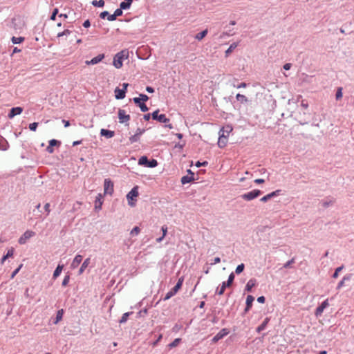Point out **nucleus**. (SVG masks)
Instances as JSON below:
<instances>
[{
    "mask_svg": "<svg viewBox=\"0 0 354 354\" xmlns=\"http://www.w3.org/2000/svg\"><path fill=\"white\" fill-rule=\"evenodd\" d=\"M145 132V129L138 128L136 129V133L129 138L130 142L134 143V142H138L140 140V136L142 135Z\"/></svg>",
    "mask_w": 354,
    "mask_h": 354,
    "instance_id": "obj_14",
    "label": "nucleus"
},
{
    "mask_svg": "<svg viewBox=\"0 0 354 354\" xmlns=\"http://www.w3.org/2000/svg\"><path fill=\"white\" fill-rule=\"evenodd\" d=\"M25 38L23 37H15L13 36L12 38H11V41L14 44H20L21 42H23L24 41Z\"/></svg>",
    "mask_w": 354,
    "mask_h": 354,
    "instance_id": "obj_38",
    "label": "nucleus"
},
{
    "mask_svg": "<svg viewBox=\"0 0 354 354\" xmlns=\"http://www.w3.org/2000/svg\"><path fill=\"white\" fill-rule=\"evenodd\" d=\"M183 281H184V278L183 277H181L178 279V282L176 283V284L175 285V286L171 288V290H169L166 295H165V297L163 298V300L164 301H166V300H168L171 297H172L173 296H174L178 291L181 288L182 286H183Z\"/></svg>",
    "mask_w": 354,
    "mask_h": 354,
    "instance_id": "obj_2",
    "label": "nucleus"
},
{
    "mask_svg": "<svg viewBox=\"0 0 354 354\" xmlns=\"http://www.w3.org/2000/svg\"><path fill=\"white\" fill-rule=\"evenodd\" d=\"M329 306L328 299L324 300L315 310V315L316 317H319L323 313L325 308Z\"/></svg>",
    "mask_w": 354,
    "mask_h": 354,
    "instance_id": "obj_11",
    "label": "nucleus"
},
{
    "mask_svg": "<svg viewBox=\"0 0 354 354\" xmlns=\"http://www.w3.org/2000/svg\"><path fill=\"white\" fill-rule=\"evenodd\" d=\"M91 261L90 258L86 259L83 263L82 264L80 270H79V274H81L84 272V270L88 267Z\"/></svg>",
    "mask_w": 354,
    "mask_h": 354,
    "instance_id": "obj_29",
    "label": "nucleus"
},
{
    "mask_svg": "<svg viewBox=\"0 0 354 354\" xmlns=\"http://www.w3.org/2000/svg\"><path fill=\"white\" fill-rule=\"evenodd\" d=\"M58 8H55L50 15V20L55 21L56 19V16L58 14Z\"/></svg>",
    "mask_w": 354,
    "mask_h": 354,
    "instance_id": "obj_47",
    "label": "nucleus"
},
{
    "mask_svg": "<svg viewBox=\"0 0 354 354\" xmlns=\"http://www.w3.org/2000/svg\"><path fill=\"white\" fill-rule=\"evenodd\" d=\"M220 262H221V258L220 257H215L210 264L212 266V265L218 263Z\"/></svg>",
    "mask_w": 354,
    "mask_h": 354,
    "instance_id": "obj_58",
    "label": "nucleus"
},
{
    "mask_svg": "<svg viewBox=\"0 0 354 354\" xmlns=\"http://www.w3.org/2000/svg\"><path fill=\"white\" fill-rule=\"evenodd\" d=\"M142 112H146L149 110L147 106L145 104V102H142L140 106H138Z\"/></svg>",
    "mask_w": 354,
    "mask_h": 354,
    "instance_id": "obj_52",
    "label": "nucleus"
},
{
    "mask_svg": "<svg viewBox=\"0 0 354 354\" xmlns=\"http://www.w3.org/2000/svg\"><path fill=\"white\" fill-rule=\"evenodd\" d=\"M301 106L304 108V109H307L308 107V102L306 101V100H302L301 101Z\"/></svg>",
    "mask_w": 354,
    "mask_h": 354,
    "instance_id": "obj_63",
    "label": "nucleus"
},
{
    "mask_svg": "<svg viewBox=\"0 0 354 354\" xmlns=\"http://www.w3.org/2000/svg\"><path fill=\"white\" fill-rule=\"evenodd\" d=\"M71 33V31L68 29L64 30L63 32H59L57 34V37H61L62 36H67L69 35Z\"/></svg>",
    "mask_w": 354,
    "mask_h": 354,
    "instance_id": "obj_43",
    "label": "nucleus"
},
{
    "mask_svg": "<svg viewBox=\"0 0 354 354\" xmlns=\"http://www.w3.org/2000/svg\"><path fill=\"white\" fill-rule=\"evenodd\" d=\"M22 111H23V108L22 107H20V106L13 107V108H12L10 110V111L8 113V117L10 119H12L15 116L21 114L22 113Z\"/></svg>",
    "mask_w": 354,
    "mask_h": 354,
    "instance_id": "obj_16",
    "label": "nucleus"
},
{
    "mask_svg": "<svg viewBox=\"0 0 354 354\" xmlns=\"http://www.w3.org/2000/svg\"><path fill=\"white\" fill-rule=\"evenodd\" d=\"M159 109L156 110L151 113V118L162 123H167L169 119L166 117L165 114H159Z\"/></svg>",
    "mask_w": 354,
    "mask_h": 354,
    "instance_id": "obj_7",
    "label": "nucleus"
},
{
    "mask_svg": "<svg viewBox=\"0 0 354 354\" xmlns=\"http://www.w3.org/2000/svg\"><path fill=\"white\" fill-rule=\"evenodd\" d=\"M333 202H334V201H333L332 199H327V200H326V201H323V203H322V205H323V207H329L331 204H333Z\"/></svg>",
    "mask_w": 354,
    "mask_h": 354,
    "instance_id": "obj_46",
    "label": "nucleus"
},
{
    "mask_svg": "<svg viewBox=\"0 0 354 354\" xmlns=\"http://www.w3.org/2000/svg\"><path fill=\"white\" fill-rule=\"evenodd\" d=\"M64 266L63 265H58L57 267L55 268L53 277V279H56L57 277L59 276V274L62 272V270L63 269Z\"/></svg>",
    "mask_w": 354,
    "mask_h": 354,
    "instance_id": "obj_34",
    "label": "nucleus"
},
{
    "mask_svg": "<svg viewBox=\"0 0 354 354\" xmlns=\"http://www.w3.org/2000/svg\"><path fill=\"white\" fill-rule=\"evenodd\" d=\"M254 300V297L252 295L247 296L246 302H245L246 306L244 310L245 313H248L250 310V308L252 306V303H253Z\"/></svg>",
    "mask_w": 354,
    "mask_h": 354,
    "instance_id": "obj_19",
    "label": "nucleus"
},
{
    "mask_svg": "<svg viewBox=\"0 0 354 354\" xmlns=\"http://www.w3.org/2000/svg\"><path fill=\"white\" fill-rule=\"evenodd\" d=\"M291 66H292V64L290 63H287L283 65V68L284 70L288 71L290 69Z\"/></svg>",
    "mask_w": 354,
    "mask_h": 354,
    "instance_id": "obj_62",
    "label": "nucleus"
},
{
    "mask_svg": "<svg viewBox=\"0 0 354 354\" xmlns=\"http://www.w3.org/2000/svg\"><path fill=\"white\" fill-rule=\"evenodd\" d=\"M194 178L192 176H184L181 178L180 182L183 185H185L187 183H191L192 181H194Z\"/></svg>",
    "mask_w": 354,
    "mask_h": 354,
    "instance_id": "obj_33",
    "label": "nucleus"
},
{
    "mask_svg": "<svg viewBox=\"0 0 354 354\" xmlns=\"http://www.w3.org/2000/svg\"><path fill=\"white\" fill-rule=\"evenodd\" d=\"M234 86L238 88H245L247 86V84L245 82H241L240 84L236 85V86L235 84H234Z\"/></svg>",
    "mask_w": 354,
    "mask_h": 354,
    "instance_id": "obj_61",
    "label": "nucleus"
},
{
    "mask_svg": "<svg viewBox=\"0 0 354 354\" xmlns=\"http://www.w3.org/2000/svg\"><path fill=\"white\" fill-rule=\"evenodd\" d=\"M351 277H352V274H348L345 275L342 278V279L338 283V284L337 286V289L339 290L340 288H342L344 286L345 281H350Z\"/></svg>",
    "mask_w": 354,
    "mask_h": 354,
    "instance_id": "obj_24",
    "label": "nucleus"
},
{
    "mask_svg": "<svg viewBox=\"0 0 354 354\" xmlns=\"http://www.w3.org/2000/svg\"><path fill=\"white\" fill-rule=\"evenodd\" d=\"M109 12L108 11H103L100 14V17L102 19H104L106 17L108 18Z\"/></svg>",
    "mask_w": 354,
    "mask_h": 354,
    "instance_id": "obj_56",
    "label": "nucleus"
},
{
    "mask_svg": "<svg viewBox=\"0 0 354 354\" xmlns=\"http://www.w3.org/2000/svg\"><path fill=\"white\" fill-rule=\"evenodd\" d=\"M82 259H83V257H82V255L77 254L75 257V258H74V259H73V262L71 263V267L73 268H77L80 264V263L82 262Z\"/></svg>",
    "mask_w": 354,
    "mask_h": 354,
    "instance_id": "obj_25",
    "label": "nucleus"
},
{
    "mask_svg": "<svg viewBox=\"0 0 354 354\" xmlns=\"http://www.w3.org/2000/svg\"><path fill=\"white\" fill-rule=\"evenodd\" d=\"M139 98L142 102H145L149 100V97L147 95L142 93L139 95Z\"/></svg>",
    "mask_w": 354,
    "mask_h": 354,
    "instance_id": "obj_54",
    "label": "nucleus"
},
{
    "mask_svg": "<svg viewBox=\"0 0 354 354\" xmlns=\"http://www.w3.org/2000/svg\"><path fill=\"white\" fill-rule=\"evenodd\" d=\"M229 333V330L227 328L221 329L212 339V342L216 343L220 339H223Z\"/></svg>",
    "mask_w": 354,
    "mask_h": 354,
    "instance_id": "obj_12",
    "label": "nucleus"
},
{
    "mask_svg": "<svg viewBox=\"0 0 354 354\" xmlns=\"http://www.w3.org/2000/svg\"><path fill=\"white\" fill-rule=\"evenodd\" d=\"M257 301L261 304H263L266 301V298L264 296H260L257 298Z\"/></svg>",
    "mask_w": 354,
    "mask_h": 354,
    "instance_id": "obj_59",
    "label": "nucleus"
},
{
    "mask_svg": "<svg viewBox=\"0 0 354 354\" xmlns=\"http://www.w3.org/2000/svg\"><path fill=\"white\" fill-rule=\"evenodd\" d=\"M9 147L10 146L8 141L5 138L1 137L0 141V150L6 151L8 149Z\"/></svg>",
    "mask_w": 354,
    "mask_h": 354,
    "instance_id": "obj_28",
    "label": "nucleus"
},
{
    "mask_svg": "<svg viewBox=\"0 0 354 354\" xmlns=\"http://www.w3.org/2000/svg\"><path fill=\"white\" fill-rule=\"evenodd\" d=\"M181 341V339L180 338H176L172 342H171L169 344V346L170 348H174V347H176L178 345V344L180 343V342Z\"/></svg>",
    "mask_w": 354,
    "mask_h": 354,
    "instance_id": "obj_42",
    "label": "nucleus"
},
{
    "mask_svg": "<svg viewBox=\"0 0 354 354\" xmlns=\"http://www.w3.org/2000/svg\"><path fill=\"white\" fill-rule=\"evenodd\" d=\"M130 115L126 114V111L124 109H120L118 110V119L120 123H124L126 125H129V121L130 120Z\"/></svg>",
    "mask_w": 354,
    "mask_h": 354,
    "instance_id": "obj_8",
    "label": "nucleus"
},
{
    "mask_svg": "<svg viewBox=\"0 0 354 354\" xmlns=\"http://www.w3.org/2000/svg\"><path fill=\"white\" fill-rule=\"evenodd\" d=\"M140 227L138 226H136L131 230L130 234L132 236H136L140 233Z\"/></svg>",
    "mask_w": 354,
    "mask_h": 354,
    "instance_id": "obj_41",
    "label": "nucleus"
},
{
    "mask_svg": "<svg viewBox=\"0 0 354 354\" xmlns=\"http://www.w3.org/2000/svg\"><path fill=\"white\" fill-rule=\"evenodd\" d=\"M133 102L138 106L142 102L139 97H135L133 98Z\"/></svg>",
    "mask_w": 354,
    "mask_h": 354,
    "instance_id": "obj_57",
    "label": "nucleus"
},
{
    "mask_svg": "<svg viewBox=\"0 0 354 354\" xmlns=\"http://www.w3.org/2000/svg\"><path fill=\"white\" fill-rule=\"evenodd\" d=\"M91 3L95 7L102 8L104 6V0H99V1L94 0L91 2Z\"/></svg>",
    "mask_w": 354,
    "mask_h": 354,
    "instance_id": "obj_39",
    "label": "nucleus"
},
{
    "mask_svg": "<svg viewBox=\"0 0 354 354\" xmlns=\"http://www.w3.org/2000/svg\"><path fill=\"white\" fill-rule=\"evenodd\" d=\"M83 26L84 28H88L91 26V22L89 21V19H86L84 23H83Z\"/></svg>",
    "mask_w": 354,
    "mask_h": 354,
    "instance_id": "obj_64",
    "label": "nucleus"
},
{
    "mask_svg": "<svg viewBox=\"0 0 354 354\" xmlns=\"http://www.w3.org/2000/svg\"><path fill=\"white\" fill-rule=\"evenodd\" d=\"M104 194H112L113 192V183L109 178H106L104 182Z\"/></svg>",
    "mask_w": 354,
    "mask_h": 354,
    "instance_id": "obj_10",
    "label": "nucleus"
},
{
    "mask_svg": "<svg viewBox=\"0 0 354 354\" xmlns=\"http://www.w3.org/2000/svg\"><path fill=\"white\" fill-rule=\"evenodd\" d=\"M63 315H64V310L63 309L59 310L57 313L56 317H55V319L53 321V323L55 324H57L59 321H61L62 319Z\"/></svg>",
    "mask_w": 354,
    "mask_h": 354,
    "instance_id": "obj_30",
    "label": "nucleus"
},
{
    "mask_svg": "<svg viewBox=\"0 0 354 354\" xmlns=\"http://www.w3.org/2000/svg\"><path fill=\"white\" fill-rule=\"evenodd\" d=\"M280 192H281V190H279V189L276 190V191H274V192H271V193H270V194H267V195L264 196L263 197H262V198L260 199V201H261V202H264V203H266V202H267L268 200H270V199L272 198L273 197H275V196H279V194H280Z\"/></svg>",
    "mask_w": 354,
    "mask_h": 354,
    "instance_id": "obj_18",
    "label": "nucleus"
},
{
    "mask_svg": "<svg viewBox=\"0 0 354 354\" xmlns=\"http://www.w3.org/2000/svg\"><path fill=\"white\" fill-rule=\"evenodd\" d=\"M336 100H338L342 97V88H338L335 94Z\"/></svg>",
    "mask_w": 354,
    "mask_h": 354,
    "instance_id": "obj_44",
    "label": "nucleus"
},
{
    "mask_svg": "<svg viewBox=\"0 0 354 354\" xmlns=\"http://www.w3.org/2000/svg\"><path fill=\"white\" fill-rule=\"evenodd\" d=\"M23 266L22 264H21L17 268H16L13 272L11 274V276H10V278L11 279H13L16 274L19 272V270H21V267Z\"/></svg>",
    "mask_w": 354,
    "mask_h": 354,
    "instance_id": "obj_51",
    "label": "nucleus"
},
{
    "mask_svg": "<svg viewBox=\"0 0 354 354\" xmlns=\"http://www.w3.org/2000/svg\"><path fill=\"white\" fill-rule=\"evenodd\" d=\"M270 322V318L266 317L263 321V322L256 328V331L257 333H261V331L264 330L267 327V325L268 322Z\"/></svg>",
    "mask_w": 354,
    "mask_h": 354,
    "instance_id": "obj_23",
    "label": "nucleus"
},
{
    "mask_svg": "<svg viewBox=\"0 0 354 354\" xmlns=\"http://www.w3.org/2000/svg\"><path fill=\"white\" fill-rule=\"evenodd\" d=\"M38 127V122H32L29 124V129L35 131Z\"/></svg>",
    "mask_w": 354,
    "mask_h": 354,
    "instance_id": "obj_49",
    "label": "nucleus"
},
{
    "mask_svg": "<svg viewBox=\"0 0 354 354\" xmlns=\"http://www.w3.org/2000/svg\"><path fill=\"white\" fill-rule=\"evenodd\" d=\"M138 165L149 168H154L158 165L156 159H149L146 156H141L138 160Z\"/></svg>",
    "mask_w": 354,
    "mask_h": 354,
    "instance_id": "obj_3",
    "label": "nucleus"
},
{
    "mask_svg": "<svg viewBox=\"0 0 354 354\" xmlns=\"http://www.w3.org/2000/svg\"><path fill=\"white\" fill-rule=\"evenodd\" d=\"M69 280H70V276L69 275H66L62 281V285L63 286H66L69 282Z\"/></svg>",
    "mask_w": 354,
    "mask_h": 354,
    "instance_id": "obj_53",
    "label": "nucleus"
},
{
    "mask_svg": "<svg viewBox=\"0 0 354 354\" xmlns=\"http://www.w3.org/2000/svg\"><path fill=\"white\" fill-rule=\"evenodd\" d=\"M116 19H117V18L115 17L114 14H112V15L109 14V16H108L107 19H108L109 21H115V20H116Z\"/></svg>",
    "mask_w": 354,
    "mask_h": 354,
    "instance_id": "obj_60",
    "label": "nucleus"
},
{
    "mask_svg": "<svg viewBox=\"0 0 354 354\" xmlns=\"http://www.w3.org/2000/svg\"><path fill=\"white\" fill-rule=\"evenodd\" d=\"M343 268H344V266H339V267L335 269V272L333 274V278H337L338 275H339V272L340 271H342Z\"/></svg>",
    "mask_w": 354,
    "mask_h": 354,
    "instance_id": "obj_45",
    "label": "nucleus"
},
{
    "mask_svg": "<svg viewBox=\"0 0 354 354\" xmlns=\"http://www.w3.org/2000/svg\"><path fill=\"white\" fill-rule=\"evenodd\" d=\"M207 165H208L207 161H203V162L197 161L195 164L196 167H206Z\"/></svg>",
    "mask_w": 354,
    "mask_h": 354,
    "instance_id": "obj_50",
    "label": "nucleus"
},
{
    "mask_svg": "<svg viewBox=\"0 0 354 354\" xmlns=\"http://www.w3.org/2000/svg\"><path fill=\"white\" fill-rule=\"evenodd\" d=\"M133 312H127L122 315L121 319L119 320L120 324H124L127 322L129 317L132 315Z\"/></svg>",
    "mask_w": 354,
    "mask_h": 354,
    "instance_id": "obj_31",
    "label": "nucleus"
},
{
    "mask_svg": "<svg viewBox=\"0 0 354 354\" xmlns=\"http://www.w3.org/2000/svg\"><path fill=\"white\" fill-rule=\"evenodd\" d=\"M123 10L121 9L120 8H117L115 11H114V15L115 17L117 18L118 17H120L123 14Z\"/></svg>",
    "mask_w": 354,
    "mask_h": 354,
    "instance_id": "obj_48",
    "label": "nucleus"
},
{
    "mask_svg": "<svg viewBox=\"0 0 354 354\" xmlns=\"http://www.w3.org/2000/svg\"><path fill=\"white\" fill-rule=\"evenodd\" d=\"M104 58V54H99L97 56L93 57L91 60L85 62L86 65H94L100 62Z\"/></svg>",
    "mask_w": 354,
    "mask_h": 354,
    "instance_id": "obj_17",
    "label": "nucleus"
},
{
    "mask_svg": "<svg viewBox=\"0 0 354 354\" xmlns=\"http://www.w3.org/2000/svg\"><path fill=\"white\" fill-rule=\"evenodd\" d=\"M100 134L101 136H104L106 138H111L115 136V132L113 131L102 129Z\"/></svg>",
    "mask_w": 354,
    "mask_h": 354,
    "instance_id": "obj_20",
    "label": "nucleus"
},
{
    "mask_svg": "<svg viewBox=\"0 0 354 354\" xmlns=\"http://www.w3.org/2000/svg\"><path fill=\"white\" fill-rule=\"evenodd\" d=\"M262 194V192L259 189H253L251 192L245 193L242 195H241V197L248 201H252L257 197H259L260 195Z\"/></svg>",
    "mask_w": 354,
    "mask_h": 354,
    "instance_id": "obj_5",
    "label": "nucleus"
},
{
    "mask_svg": "<svg viewBox=\"0 0 354 354\" xmlns=\"http://www.w3.org/2000/svg\"><path fill=\"white\" fill-rule=\"evenodd\" d=\"M207 32H208L207 29H205V30L201 31V32L198 33L197 35H196L195 39L198 41H201L207 35Z\"/></svg>",
    "mask_w": 354,
    "mask_h": 354,
    "instance_id": "obj_36",
    "label": "nucleus"
},
{
    "mask_svg": "<svg viewBox=\"0 0 354 354\" xmlns=\"http://www.w3.org/2000/svg\"><path fill=\"white\" fill-rule=\"evenodd\" d=\"M126 96V93L122 88L117 87L115 90V97L117 100L124 99Z\"/></svg>",
    "mask_w": 354,
    "mask_h": 354,
    "instance_id": "obj_21",
    "label": "nucleus"
},
{
    "mask_svg": "<svg viewBox=\"0 0 354 354\" xmlns=\"http://www.w3.org/2000/svg\"><path fill=\"white\" fill-rule=\"evenodd\" d=\"M293 263H295V259H292L289 260L288 261H287V262L284 264L283 268H290V266H291Z\"/></svg>",
    "mask_w": 354,
    "mask_h": 354,
    "instance_id": "obj_55",
    "label": "nucleus"
},
{
    "mask_svg": "<svg viewBox=\"0 0 354 354\" xmlns=\"http://www.w3.org/2000/svg\"><path fill=\"white\" fill-rule=\"evenodd\" d=\"M222 131V133L220 134L218 140V146L220 148H224L227 143V135L224 134V129H222L221 130Z\"/></svg>",
    "mask_w": 354,
    "mask_h": 354,
    "instance_id": "obj_13",
    "label": "nucleus"
},
{
    "mask_svg": "<svg viewBox=\"0 0 354 354\" xmlns=\"http://www.w3.org/2000/svg\"><path fill=\"white\" fill-rule=\"evenodd\" d=\"M237 43H232L230 47L225 51V56L227 57L237 47Z\"/></svg>",
    "mask_w": 354,
    "mask_h": 354,
    "instance_id": "obj_37",
    "label": "nucleus"
},
{
    "mask_svg": "<svg viewBox=\"0 0 354 354\" xmlns=\"http://www.w3.org/2000/svg\"><path fill=\"white\" fill-rule=\"evenodd\" d=\"M256 284H257V280L255 279H254V278L250 279L248 281V283H247V284H246V286L245 287V291H246V292H251L252 288L256 286Z\"/></svg>",
    "mask_w": 354,
    "mask_h": 354,
    "instance_id": "obj_22",
    "label": "nucleus"
},
{
    "mask_svg": "<svg viewBox=\"0 0 354 354\" xmlns=\"http://www.w3.org/2000/svg\"><path fill=\"white\" fill-rule=\"evenodd\" d=\"M234 272H232L230 274L229 277H228V279L227 281H223L221 284V286L220 288H217L216 290V294H218V295H222L224 292H225V290L227 287H230L232 286V284L233 283V281L234 280Z\"/></svg>",
    "mask_w": 354,
    "mask_h": 354,
    "instance_id": "obj_4",
    "label": "nucleus"
},
{
    "mask_svg": "<svg viewBox=\"0 0 354 354\" xmlns=\"http://www.w3.org/2000/svg\"><path fill=\"white\" fill-rule=\"evenodd\" d=\"M61 145V142L57 140H55V139H52L49 141V145L48 146L46 147V151L49 153H53L54 152V147H59Z\"/></svg>",
    "mask_w": 354,
    "mask_h": 354,
    "instance_id": "obj_15",
    "label": "nucleus"
},
{
    "mask_svg": "<svg viewBox=\"0 0 354 354\" xmlns=\"http://www.w3.org/2000/svg\"><path fill=\"white\" fill-rule=\"evenodd\" d=\"M102 195L100 194L96 197L95 201V209L96 211H99L102 209Z\"/></svg>",
    "mask_w": 354,
    "mask_h": 354,
    "instance_id": "obj_26",
    "label": "nucleus"
},
{
    "mask_svg": "<svg viewBox=\"0 0 354 354\" xmlns=\"http://www.w3.org/2000/svg\"><path fill=\"white\" fill-rule=\"evenodd\" d=\"M129 55V52L126 50H122L118 53L113 58V64L116 68H120L123 64V59L124 58H127Z\"/></svg>",
    "mask_w": 354,
    "mask_h": 354,
    "instance_id": "obj_1",
    "label": "nucleus"
},
{
    "mask_svg": "<svg viewBox=\"0 0 354 354\" xmlns=\"http://www.w3.org/2000/svg\"><path fill=\"white\" fill-rule=\"evenodd\" d=\"M244 268H245V265L243 263H241V264L238 265L235 270V273L237 274H241L244 270Z\"/></svg>",
    "mask_w": 354,
    "mask_h": 354,
    "instance_id": "obj_40",
    "label": "nucleus"
},
{
    "mask_svg": "<svg viewBox=\"0 0 354 354\" xmlns=\"http://www.w3.org/2000/svg\"><path fill=\"white\" fill-rule=\"evenodd\" d=\"M14 254V249L13 248H11L10 250H8L7 253L6 255L3 256V257L1 258V263H3V262L9 257H12Z\"/></svg>",
    "mask_w": 354,
    "mask_h": 354,
    "instance_id": "obj_32",
    "label": "nucleus"
},
{
    "mask_svg": "<svg viewBox=\"0 0 354 354\" xmlns=\"http://www.w3.org/2000/svg\"><path fill=\"white\" fill-rule=\"evenodd\" d=\"M236 99L237 100V101H239L241 103H248L249 101L248 99L247 98V97H245L244 95H241L240 93H238L236 95Z\"/></svg>",
    "mask_w": 354,
    "mask_h": 354,
    "instance_id": "obj_35",
    "label": "nucleus"
},
{
    "mask_svg": "<svg viewBox=\"0 0 354 354\" xmlns=\"http://www.w3.org/2000/svg\"><path fill=\"white\" fill-rule=\"evenodd\" d=\"M133 3V0H124L120 4V8L122 10H128L131 8V6Z\"/></svg>",
    "mask_w": 354,
    "mask_h": 354,
    "instance_id": "obj_27",
    "label": "nucleus"
},
{
    "mask_svg": "<svg viewBox=\"0 0 354 354\" xmlns=\"http://www.w3.org/2000/svg\"><path fill=\"white\" fill-rule=\"evenodd\" d=\"M35 235V232L31 230H26L19 239L18 242L21 245L26 243L27 240Z\"/></svg>",
    "mask_w": 354,
    "mask_h": 354,
    "instance_id": "obj_9",
    "label": "nucleus"
},
{
    "mask_svg": "<svg viewBox=\"0 0 354 354\" xmlns=\"http://www.w3.org/2000/svg\"><path fill=\"white\" fill-rule=\"evenodd\" d=\"M138 196V187L136 186L131 189V190L127 194V198L128 200V203L130 206L133 207L135 205V203L133 202L135 198Z\"/></svg>",
    "mask_w": 354,
    "mask_h": 354,
    "instance_id": "obj_6",
    "label": "nucleus"
}]
</instances>
